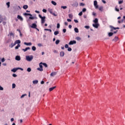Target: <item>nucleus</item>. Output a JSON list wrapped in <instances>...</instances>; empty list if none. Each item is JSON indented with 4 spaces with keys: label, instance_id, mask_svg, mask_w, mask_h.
<instances>
[{
    "label": "nucleus",
    "instance_id": "b1692460",
    "mask_svg": "<svg viewBox=\"0 0 125 125\" xmlns=\"http://www.w3.org/2000/svg\"><path fill=\"white\" fill-rule=\"evenodd\" d=\"M28 5H24L22 7L23 9H27L28 8Z\"/></svg>",
    "mask_w": 125,
    "mask_h": 125
},
{
    "label": "nucleus",
    "instance_id": "f3484780",
    "mask_svg": "<svg viewBox=\"0 0 125 125\" xmlns=\"http://www.w3.org/2000/svg\"><path fill=\"white\" fill-rule=\"evenodd\" d=\"M24 16H32V14L30 13H23Z\"/></svg>",
    "mask_w": 125,
    "mask_h": 125
},
{
    "label": "nucleus",
    "instance_id": "a211bd4d",
    "mask_svg": "<svg viewBox=\"0 0 125 125\" xmlns=\"http://www.w3.org/2000/svg\"><path fill=\"white\" fill-rule=\"evenodd\" d=\"M119 40V38L117 36H115L114 38L112 40L113 42H117Z\"/></svg>",
    "mask_w": 125,
    "mask_h": 125
},
{
    "label": "nucleus",
    "instance_id": "774afa93",
    "mask_svg": "<svg viewBox=\"0 0 125 125\" xmlns=\"http://www.w3.org/2000/svg\"><path fill=\"white\" fill-rule=\"evenodd\" d=\"M38 46H40V47L42 46V43H38Z\"/></svg>",
    "mask_w": 125,
    "mask_h": 125
},
{
    "label": "nucleus",
    "instance_id": "c9c22d12",
    "mask_svg": "<svg viewBox=\"0 0 125 125\" xmlns=\"http://www.w3.org/2000/svg\"><path fill=\"white\" fill-rule=\"evenodd\" d=\"M76 40H77V41H81V40H82V38H81V37H77L76 38Z\"/></svg>",
    "mask_w": 125,
    "mask_h": 125
},
{
    "label": "nucleus",
    "instance_id": "ea45409f",
    "mask_svg": "<svg viewBox=\"0 0 125 125\" xmlns=\"http://www.w3.org/2000/svg\"><path fill=\"white\" fill-rule=\"evenodd\" d=\"M99 10H100V11H103V7L101 6L99 8Z\"/></svg>",
    "mask_w": 125,
    "mask_h": 125
},
{
    "label": "nucleus",
    "instance_id": "6e6552de",
    "mask_svg": "<svg viewBox=\"0 0 125 125\" xmlns=\"http://www.w3.org/2000/svg\"><path fill=\"white\" fill-rule=\"evenodd\" d=\"M17 71H18V68H14L13 69H12L11 70V72H13V73H16V72H17Z\"/></svg>",
    "mask_w": 125,
    "mask_h": 125
},
{
    "label": "nucleus",
    "instance_id": "338daca9",
    "mask_svg": "<svg viewBox=\"0 0 125 125\" xmlns=\"http://www.w3.org/2000/svg\"><path fill=\"white\" fill-rule=\"evenodd\" d=\"M26 96V94H23L21 96V98H23V97H24V96Z\"/></svg>",
    "mask_w": 125,
    "mask_h": 125
},
{
    "label": "nucleus",
    "instance_id": "412c9836",
    "mask_svg": "<svg viewBox=\"0 0 125 125\" xmlns=\"http://www.w3.org/2000/svg\"><path fill=\"white\" fill-rule=\"evenodd\" d=\"M93 22L94 23H98V19L96 18L95 20L93 21Z\"/></svg>",
    "mask_w": 125,
    "mask_h": 125
},
{
    "label": "nucleus",
    "instance_id": "6e6d98bb",
    "mask_svg": "<svg viewBox=\"0 0 125 125\" xmlns=\"http://www.w3.org/2000/svg\"><path fill=\"white\" fill-rule=\"evenodd\" d=\"M68 17H69V18H73V15L69 14Z\"/></svg>",
    "mask_w": 125,
    "mask_h": 125
},
{
    "label": "nucleus",
    "instance_id": "cd10ccee",
    "mask_svg": "<svg viewBox=\"0 0 125 125\" xmlns=\"http://www.w3.org/2000/svg\"><path fill=\"white\" fill-rule=\"evenodd\" d=\"M37 70H38V71H40V72H42V71H43V69L41 67H38L37 68Z\"/></svg>",
    "mask_w": 125,
    "mask_h": 125
},
{
    "label": "nucleus",
    "instance_id": "a878e982",
    "mask_svg": "<svg viewBox=\"0 0 125 125\" xmlns=\"http://www.w3.org/2000/svg\"><path fill=\"white\" fill-rule=\"evenodd\" d=\"M15 45H16L15 43H11V45H9V46H10V47L12 48V47H13Z\"/></svg>",
    "mask_w": 125,
    "mask_h": 125
},
{
    "label": "nucleus",
    "instance_id": "0eeeda50",
    "mask_svg": "<svg viewBox=\"0 0 125 125\" xmlns=\"http://www.w3.org/2000/svg\"><path fill=\"white\" fill-rule=\"evenodd\" d=\"M15 60L17 61H20V60H21V57H20V56H16L15 57Z\"/></svg>",
    "mask_w": 125,
    "mask_h": 125
},
{
    "label": "nucleus",
    "instance_id": "473e14b6",
    "mask_svg": "<svg viewBox=\"0 0 125 125\" xmlns=\"http://www.w3.org/2000/svg\"><path fill=\"white\" fill-rule=\"evenodd\" d=\"M48 11L49 12L50 14H51L53 13L52 12V9H51V8H48Z\"/></svg>",
    "mask_w": 125,
    "mask_h": 125
},
{
    "label": "nucleus",
    "instance_id": "c85d7f7f",
    "mask_svg": "<svg viewBox=\"0 0 125 125\" xmlns=\"http://www.w3.org/2000/svg\"><path fill=\"white\" fill-rule=\"evenodd\" d=\"M74 31L75 32V33H79V29L77 27H75L74 28Z\"/></svg>",
    "mask_w": 125,
    "mask_h": 125
},
{
    "label": "nucleus",
    "instance_id": "c756f323",
    "mask_svg": "<svg viewBox=\"0 0 125 125\" xmlns=\"http://www.w3.org/2000/svg\"><path fill=\"white\" fill-rule=\"evenodd\" d=\"M58 34H59V31H55L54 33V35H55V36H57Z\"/></svg>",
    "mask_w": 125,
    "mask_h": 125
},
{
    "label": "nucleus",
    "instance_id": "49530a36",
    "mask_svg": "<svg viewBox=\"0 0 125 125\" xmlns=\"http://www.w3.org/2000/svg\"><path fill=\"white\" fill-rule=\"evenodd\" d=\"M47 10L45 9H42V12H44V13H46Z\"/></svg>",
    "mask_w": 125,
    "mask_h": 125
},
{
    "label": "nucleus",
    "instance_id": "ddd939ff",
    "mask_svg": "<svg viewBox=\"0 0 125 125\" xmlns=\"http://www.w3.org/2000/svg\"><path fill=\"white\" fill-rule=\"evenodd\" d=\"M29 19L30 20H34V19H37V17H33V15L30 16Z\"/></svg>",
    "mask_w": 125,
    "mask_h": 125
},
{
    "label": "nucleus",
    "instance_id": "2eb2a0df",
    "mask_svg": "<svg viewBox=\"0 0 125 125\" xmlns=\"http://www.w3.org/2000/svg\"><path fill=\"white\" fill-rule=\"evenodd\" d=\"M31 49V48H30V47H27L26 48H25V49H22L23 51H24V52H26V51H27V50H29Z\"/></svg>",
    "mask_w": 125,
    "mask_h": 125
},
{
    "label": "nucleus",
    "instance_id": "9b49d317",
    "mask_svg": "<svg viewBox=\"0 0 125 125\" xmlns=\"http://www.w3.org/2000/svg\"><path fill=\"white\" fill-rule=\"evenodd\" d=\"M57 75V72H53L50 74L51 77H54V76H56Z\"/></svg>",
    "mask_w": 125,
    "mask_h": 125
},
{
    "label": "nucleus",
    "instance_id": "4c0bfd02",
    "mask_svg": "<svg viewBox=\"0 0 125 125\" xmlns=\"http://www.w3.org/2000/svg\"><path fill=\"white\" fill-rule=\"evenodd\" d=\"M17 31L19 32L21 37L22 36V33H21V30H20V29H17Z\"/></svg>",
    "mask_w": 125,
    "mask_h": 125
},
{
    "label": "nucleus",
    "instance_id": "9d476101",
    "mask_svg": "<svg viewBox=\"0 0 125 125\" xmlns=\"http://www.w3.org/2000/svg\"><path fill=\"white\" fill-rule=\"evenodd\" d=\"M65 55V52L64 51H61L60 53V56L61 57H63Z\"/></svg>",
    "mask_w": 125,
    "mask_h": 125
},
{
    "label": "nucleus",
    "instance_id": "2f4dec72",
    "mask_svg": "<svg viewBox=\"0 0 125 125\" xmlns=\"http://www.w3.org/2000/svg\"><path fill=\"white\" fill-rule=\"evenodd\" d=\"M32 71V69L31 68V67H28L27 69V71L28 72V73H30V72H31Z\"/></svg>",
    "mask_w": 125,
    "mask_h": 125
},
{
    "label": "nucleus",
    "instance_id": "09e8293b",
    "mask_svg": "<svg viewBox=\"0 0 125 125\" xmlns=\"http://www.w3.org/2000/svg\"><path fill=\"white\" fill-rule=\"evenodd\" d=\"M94 5H97V0H94Z\"/></svg>",
    "mask_w": 125,
    "mask_h": 125
},
{
    "label": "nucleus",
    "instance_id": "7c9ffc66",
    "mask_svg": "<svg viewBox=\"0 0 125 125\" xmlns=\"http://www.w3.org/2000/svg\"><path fill=\"white\" fill-rule=\"evenodd\" d=\"M42 65H43V66H44L45 68H47V64H46V63L42 62Z\"/></svg>",
    "mask_w": 125,
    "mask_h": 125
},
{
    "label": "nucleus",
    "instance_id": "a18cd8bd",
    "mask_svg": "<svg viewBox=\"0 0 125 125\" xmlns=\"http://www.w3.org/2000/svg\"><path fill=\"white\" fill-rule=\"evenodd\" d=\"M60 28V23H57V28L59 29Z\"/></svg>",
    "mask_w": 125,
    "mask_h": 125
},
{
    "label": "nucleus",
    "instance_id": "13d9d810",
    "mask_svg": "<svg viewBox=\"0 0 125 125\" xmlns=\"http://www.w3.org/2000/svg\"><path fill=\"white\" fill-rule=\"evenodd\" d=\"M18 70H21V71L24 70V69L21 67H18Z\"/></svg>",
    "mask_w": 125,
    "mask_h": 125
},
{
    "label": "nucleus",
    "instance_id": "de8ad7c7",
    "mask_svg": "<svg viewBox=\"0 0 125 125\" xmlns=\"http://www.w3.org/2000/svg\"><path fill=\"white\" fill-rule=\"evenodd\" d=\"M44 31H49L50 32H52L51 29H47V28H45Z\"/></svg>",
    "mask_w": 125,
    "mask_h": 125
},
{
    "label": "nucleus",
    "instance_id": "6ab92c4d",
    "mask_svg": "<svg viewBox=\"0 0 125 125\" xmlns=\"http://www.w3.org/2000/svg\"><path fill=\"white\" fill-rule=\"evenodd\" d=\"M24 44H25V45H32V42H24Z\"/></svg>",
    "mask_w": 125,
    "mask_h": 125
},
{
    "label": "nucleus",
    "instance_id": "37998d69",
    "mask_svg": "<svg viewBox=\"0 0 125 125\" xmlns=\"http://www.w3.org/2000/svg\"><path fill=\"white\" fill-rule=\"evenodd\" d=\"M16 87V84L15 83H13L12 84V88H15Z\"/></svg>",
    "mask_w": 125,
    "mask_h": 125
},
{
    "label": "nucleus",
    "instance_id": "423d86ee",
    "mask_svg": "<svg viewBox=\"0 0 125 125\" xmlns=\"http://www.w3.org/2000/svg\"><path fill=\"white\" fill-rule=\"evenodd\" d=\"M30 27L33 29H37V27H38V26L36 23H32V25H31Z\"/></svg>",
    "mask_w": 125,
    "mask_h": 125
},
{
    "label": "nucleus",
    "instance_id": "7ed1b4c3",
    "mask_svg": "<svg viewBox=\"0 0 125 125\" xmlns=\"http://www.w3.org/2000/svg\"><path fill=\"white\" fill-rule=\"evenodd\" d=\"M76 43H77V41L73 40L70 41L68 44L69 45H73V44H76Z\"/></svg>",
    "mask_w": 125,
    "mask_h": 125
},
{
    "label": "nucleus",
    "instance_id": "e433bc0d",
    "mask_svg": "<svg viewBox=\"0 0 125 125\" xmlns=\"http://www.w3.org/2000/svg\"><path fill=\"white\" fill-rule=\"evenodd\" d=\"M59 42H60V40H57L56 41L55 43H56V44H59Z\"/></svg>",
    "mask_w": 125,
    "mask_h": 125
},
{
    "label": "nucleus",
    "instance_id": "393cba45",
    "mask_svg": "<svg viewBox=\"0 0 125 125\" xmlns=\"http://www.w3.org/2000/svg\"><path fill=\"white\" fill-rule=\"evenodd\" d=\"M114 35V33L113 32H109L108 33V37H112Z\"/></svg>",
    "mask_w": 125,
    "mask_h": 125
},
{
    "label": "nucleus",
    "instance_id": "1a4fd4ad",
    "mask_svg": "<svg viewBox=\"0 0 125 125\" xmlns=\"http://www.w3.org/2000/svg\"><path fill=\"white\" fill-rule=\"evenodd\" d=\"M17 18H18V19L20 20V21H23V18L22 17V16H20L19 15H18Z\"/></svg>",
    "mask_w": 125,
    "mask_h": 125
},
{
    "label": "nucleus",
    "instance_id": "58836bf2",
    "mask_svg": "<svg viewBox=\"0 0 125 125\" xmlns=\"http://www.w3.org/2000/svg\"><path fill=\"white\" fill-rule=\"evenodd\" d=\"M39 67H40V68H42V62H41L40 63Z\"/></svg>",
    "mask_w": 125,
    "mask_h": 125
},
{
    "label": "nucleus",
    "instance_id": "f704fd0d",
    "mask_svg": "<svg viewBox=\"0 0 125 125\" xmlns=\"http://www.w3.org/2000/svg\"><path fill=\"white\" fill-rule=\"evenodd\" d=\"M6 5L7 6L8 8H9V6H10V2H7L6 3Z\"/></svg>",
    "mask_w": 125,
    "mask_h": 125
},
{
    "label": "nucleus",
    "instance_id": "79ce46f5",
    "mask_svg": "<svg viewBox=\"0 0 125 125\" xmlns=\"http://www.w3.org/2000/svg\"><path fill=\"white\" fill-rule=\"evenodd\" d=\"M84 5H85L84 3H83V2L80 3V6H84Z\"/></svg>",
    "mask_w": 125,
    "mask_h": 125
},
{
    "label": "nucleus",
    "instance_id": "4468645a",
    "mask_svg": "<svg viewBox=\"0 0 125 125\" xmlns=\"http://www.w3.org/2000/svg\"><path fill=\"white\" fill-rule=\"evenodd\" d=\"M110 27L111 28L110 32H113V30H117L116 27H114V26L112 25H110Z\"/></svg>",
    "mask_w": 125,
    "mask_h": 125
},
{
    "label": "nucleus",
    "instance_id": "5701e85b",
    "mask_svg": "<svg viewBox=\"0 0 125 125\" xmlns=\"http://www.w3.org/2000/svg\"><path fill=\"white\" fill-rule=\"evenodd\" d=\"M51 3H52V4H53V5H57V3H56V2H55L53 0L51 1Z\"/></svg>",
    "mask_w": 125,
    "mask_h": 125
},
{
    "label": "nucleus",
    "instance_id": "680f3d73",
    "mask_svg": "<svg viewBox=\"0 0 125 125\" xmlns=\"http://www.w3.org/2000/svg\"><path fill=\"white\" fill-rule=\"evenodd\" d=\"M95 7L96 8V9H97L98 8V7H99V6H98V5H95Z\"/></svg>",
    "mask_w": 125,
    "mask_h": 125
},
{
    "label": "nucleus",
    "instance_id": "f03ea898",
    "mask_svg": "<svg viewBox=\"0 0 125 125\" xmlns=\"http://www.w3.org/2000/svg\"><path fill=\"white\" fill-rule=\"evenodd\" d=\"M39 17L41 19V23L42 24H44V22H45V16H42L40 14L39 15Z\"/></svg>",
    "mask_w": 125,
    "mask_h": 125
},
{
    "label": "nucleus",
    "instance_id": "8fccbe9b",
    "mask_svg": "<svg viewBox=\"0 0 125 125\" xmlns=\"http://www.w3.org/2000/svg\"><path fill=\"white\" fill-rule=\"evenodd\" d=\"M86 11V8H84L82 9V12H85Z\"/></svg>",
    "mask_w": 125,
    "mask_h": 125
},
{
    "label": "nucleus",
    "instance_id": "bf43d9fd",
    "mask_svg": "<svg viewBox=\"0 0 125 125\" xmlns=\"http://www.w3.org/2000/svg\"><path fill=\"white\" fill-rule=\"evenodd\" d=\"M12 76L14 77V78H16V77H17V75L15 74H13L12 75Z\"/></svg>",
    "mask_w": 125,
    "mask_h": 125
},
{
    "label": "nucleus",
    "instance_id": "603ef678",
    "mask_svg": "<svg viewBox=\"0 0 125 125\" xmlns=\"http://www.w3.org/2000/svg\"><path fill=\"white\" fill-rule=\"evenodd\" d=\"M67 48L68 51H72V48L68 47Z\"/></svg>",
    "mask_w": 125,
    "mask_h": 125
},
{
    "label": "nucleus",
    "instance_id": "72a5a7b5",
    "mask_svg": "<svg viewBox=\"0 0 125 125\" xmlns=\"http://www.w3.org/2000/svg\"><path fill=\"white\" fill-rule=\"evenodd\" d=\"M36 49H37V48L36 47V46H33L32 47V50L33 51H35Z\"/></svg>",
    "mask_w": 125,
    "mask_h": 125
},
{
    "label": "nucleus",
    "instance_id": "dca6fc26",
    "mask_svg": "<svg viewBox=\"0 0 125 125\" xmlns=\"http://www.w3.org/2000/svg\"><path fill=\"white\" fill-rule=\"evenodd\" d=\"M56 88V86H55L54 87H51L49 89V91H52L54 89H55Z\"/></svg>",
    "mask_w": 125,
    "mask_h": 125
},
{
    "label": "nucleus",
    "instance_id": "39448f33",
    "mask_svg": "<svg viewBox=\"0 0 125 125\" xmlns=\"http://www.w3.org/2000/svg\"><path fill=\"white\" fill-rule=\"evenodd\" d=\"M93 27H94V28H96V29H98V27H99L100 24L99 23H94L92 24Z\"/></svg>",
    "mask_w": 125,
    "mask_h": 125
},
{
    "label": "nucleus",
    "instance_id": "20e7f679",
    "mask_svg": "<svg viewBox=\"0 0 125 125\" xmlns=\"http://www.w3.org/2000/svg\"><path fill=\"white\" fill-rule=\"evenodd\" d=\"M71 5L73 7H78V6H79V3H78V2H77V1H76L74 3H73V4H72Z\"/></svg>",
    "mask_w": 125,
    "mask_h": 125
},
{
    "label": "nucleus",
    "instance_id": "e2e57ef3",
    "mask_svg": "<svg viewBox=\"0 0 125 125\" xmlns=\"http://www.w3.org/2000/svg\"><path fill=\"white\" fill-rule=\"evenodd\" d=\"M51 14H52V15H53L54 16H57V15L55 14V13H52Z\"/></svg>",
    "mask_w": 125,
    "mask_h": 125
},
{
    "label": "nucleus",
    "instance_id": "0e129e2a",
    "mask_svg": "<svg viewBox=\"0 0 125 125\" xmlns=\"http://www.w3.org/2000/svg\"><path fill=\"white\" fill-rule=\"evenodd\" d=\"M0 90H3V87L0 86Z\"/></svg>",
    "mask_w": 125,
    "mask_h": 125
},
{
    "label": "nucleus",
    "instance_id": "052dcab7",
    "mask_svg": "<svg viewBox=\"0 0 125 125\" xmlns=\"http://www.w3.org/2000/svg\"><path fill=\"white\" fill-rule=\"evenodd\" d=\"M66 31H67V30L65 28L62 29V32L64 33H66Z\"/></svg>",
    "mask_w": 125,
    "mask_h": 125
},
{
    "label": "nucleus",
    "instance_id": "f257e3e1",
    "mask_svg": "<svg viewBox=\"0 0 125 125\" xmlns=\"http://www.w3.org/2000/svg\"><path fill=\"white\" fill-rule=\"evenodd\" d=\"M33 58L34 56L33 55L26 56V60L28 61V62H31V61L33 60Z\"/></svg>",
    "mask_w": 125,
    "mask_h": 125
},
{
    "label": "nucleus",
    "instance_id": "4be33fe9",
    "mask_svg": "<svg viewBox=\"0 0 125 125\" xmlns=\"http://www.w3.org/2000/svg\"><path fill=\"white\" fill-rule=\"evenodd\" d=\"M115 11H117V12H119L120 11V9H119V8H118V6H115Z\"/></svg>",
    "mask_w": 125,
    "mask_h": 125
},
{
    "label": "nucleus",
    "instance_id": "c03bdc74",
    "mask_svg": "<svg viewBox=\"0 0 125 125\" xmlns=\"http://www.w3.org/2000/svg\"><path fill=\"white\" fill-rule=\"evenodd\" d=\"M61 8H62L63 9H66L67 8L66 6H62Z\"/></svg>",
    "mask_w": 125,
    "mask_h": 125
},
{
    "label": "nucleus",
    "instance_id": "f8f14e48",
    "mask_svg": "<svg viewBox=\"0 0 125 125\" xmlns=\"http://www.w3.org/2000/svg\"><path fill=\"white\" fill-rule=\"evenodd\" d=\"M21 43V41L18 40L15 42V44H20Z\"/></svg>",
    "mask_w": 125,
    "mask_h": 125
},
{
    "label": "nucleus",
    "instance_id": "864d4df0",
    "mask_svg": "<svg viewBox=\"0 0 125 125\" xmlns=\"http://www.w3.org/2000/svg\"><path fill=\"white\" fill-rule=\"evenodd\" d=\"M78 15H79V16H82V15H83V12H82V11L80 12L78 14Z\"/></svg>",
    "mask_w": 125,
    "mask_h": 125
},
{
    "label": "nucleus",
    "instance_id": "aec40b11",
    "mask_svg": "<svg viewBox=\"0 0 125 125\" xmlns=\"http://www.w3.org/2000/svg\"><path fill=\"white\" fill-rule=\"evenodd\" d=\"M38 83H39V81H38V80H34L33 81V83L34 84H37Z\"/></svg>",
    "mask_w": 125,
    "mask_h": 125
},
{
    "label": "nucleus",
    "instance_id": "4d7b16f0",
    "mask_svg": "<svg viewBox=\"0 0 125 125\" xmlns=\"http://www.w3.org/2000/svg\"><path fill=\"white\" fill-rule=\"evenodd\" d=\"M64 47H65V48H68L69 47V45H68L67 44H66L64 45Z\"/></svg>",
    "mask_w": 125,
    "mask_h": 125
},
{
    "label": "nucleus",
    "instance_id": "69168bd1",
    "mask_svg": "<svg viewBox=\"0 0 125 125\" xmlns=\"http://www.w3.org/2000/svg\"><path fill=\"white\" fill-rule=\"evenodd\" d=\"M74 21L75 23H79V21H78V20H74Z\"/></svg>",
    "mask_w": 125,
    "mask_h": 125
},
{
    "label": "nucleus",
    "instance_id": "a19ab883",
    "mask_svg": "<svg viewBox=\"0 0 125 125\" xmlns=\"http://www.w3.org/2000/svg\"><path fill=\"white\" fill-rule=\"evenodd\" d=\"M123 2H124V0H119V4H122V3H123Z\"/></svg>",
    "mask_w": 125,
    "mask_h": 125
},
{
    "label": "nucleus",
    "instance_id": "bb28decb",
    "mask_svg": "<svg viewBox=\"0 0 125 125\" xmlns=\"http://www.w3.org/2000/svg\"><path fill=\"white\" fill-rule=\"evenodd\" d=\"M20 46H21V45H20V44H18V45L15 47V49H18Z\"/></svg>",
    "mask_w": 125,
    "mask_h": 125
},
{
    "label": "nucleus",
    "instance_id": "5fc2aeb1",
    "mask_svg": "<svg viewBox=\"0 0 125 125\" xmlns=\"http://www.w3.org/2000/svg\"><path fill=\"white\" fill-rule=\"evenodd\" d=\"M1 61L2 63H3V62L5 61V59H4V58H2Z\"/></svg>",
    "mask_w": 125,
    "mask_h": 125
},
{
    "label": "nucleus",
    "instance_id": "3c124183",
    "mask_svg": "<svg viewBox=\"0 0 125 125\" xmlns=\"http://www.w3.org/2000/svg\"><path fill=\"white\" fill-rule=\"evenodd\" d=\"M84 27L85 28V29H89V28H90V27H89V25H86Z\"/></svg>",
    "mask_w": 125,
    "mask_h": 125
}]
</instances>
